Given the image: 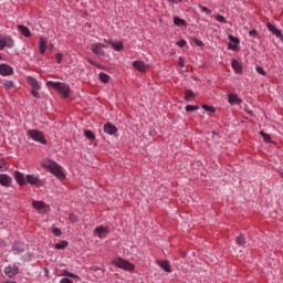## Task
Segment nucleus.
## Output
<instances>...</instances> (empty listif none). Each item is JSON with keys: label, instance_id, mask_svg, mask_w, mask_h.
<instances>
[{"label": "nucleus", "instance_id": "53", "mask_svg": "<svg viewBox=\"0 0 283 283\" xmlns=\"http://www.w3.org/2000/svg\"><path fill=\"white\" fill-rule=\"evenodd\" d=\"M92 271H98V268H92Z\"/></svg>", "mask_w": 283, "mask_h": 283}, {"label": "nucleus", "instance_id": "37", "mask_svg": "<svg viewBox=\"0 0 283 283\" xmlns=\"http://www.w3.org/2000/svg\"><path fill=\"white\" fill-rule=\"evenodd\" d=\"M87 61H88V63H90L91 65H94V66L97 67L98 70H104V66H103V65H101V64L94 62L92 59H88Z\"/></svg>", "mask_w": 283, "mask_h": 283}, {"label": "nucleus", "instance_id": "5", "mask_svg": "<svg viewBox=\"0 0 283 283\" xmlns=\"http://www.w3.org/2000/svg\"><path fill=\"white\" fill-rule=\"evenodd\" d=\"M27 185H33V187H45V179H41L36 175H27Z\"/></svg>", "mask_w": 283, "mask_h": 283}, {"label": "nucleus", "instance_id": "55", "mask_svg": "<svg viewBox=\"0 0 283 283\" xmlns=\"http://www.w3.org/2000/svg\"><path fill=\"white\" fill-rule=\"evenodd\" d=\"M249 114H253V112L250 111Z\"/></svg>", "mask_w": 283, "mask_h": 283}, {"label": "nucleus", "instance_id": "49", "mask_svg": "<svg viewBox=\"0 0 283 283\" xmlns=\"http://www.w3.org/2000/svg\"><path fill=\"white\" fill-rule=\"evenodd\" d=\"M60 283H74V281L67 279V277H64L60 281Z\"/></svg>", "mask_w": 283, "mask_h": 283}, {"label": "nucleus", "instance_id": "20", "mask_svg": "<svg viewBox=\"0 0 283 283\" xmlns=\"http://www.w3.org/2000/svg\"><path fill=\"white\" fill-rule=\"evenodd\" d=\"M27 81L29 85H31L32 90H41V85H39V81L32 76H28Z\"/></svg>", "mask_w": 283, "mask_h": 283}, {"label": "nucleus", "instance_id": "17", "mask_svg": "<svg viewBox=\"0 0 283 283\" xmlns=\"http://www.w3.org/2000/svg\"><path fill=\"white\" fill-rule=\"evenodd\" d=\"M103 48H105L104 44L101 43H93L92 44V52L97 55H103Z\"/></svg>", "mask_w": 283, "mask_h": 283}, {"label": "nucleus", "instance_id": "29", "mask_svg": "<svg viewBox=\"0 0 283 283\" xmlns=\"http://www.w3.org/2000/svg\"><path fill=\"white\" fill-rule=\"evenodd\" d=\"M8 161H6V159H0V171H8Z\"/></svg>", "mask_w": 283, "mask_h": 283}, {"label": "nucleus", "instance_id": "45", "mask_svg": "<svg viewBox=\"0 0 283 283\" xmlns=\"http://www.w3.org/2000/svg\"><path fill=\"white\" fill-rule=\"evenodd\" d=\"M258 34H259V33H258V30H255V29L249 31V35H250V36L258 38Z\"/></svg>", "mask_w": 283, "mask_h": 283}, {"label": "nucleus", "instance_id": "22", "mask_svg": "<svg viewBox=\"0 0 283 283\" xmlns=\"http://www.w3.org/2000/svg\"><path fill=\"white\" fill-rule=\"evenodd\" d=\"M108 43L112 44V46L114 48V50H116V52H122V50L125 49V45L123 44V42H115L113 40H109Z\"/></svg>", "mask_w": 283, "mask_h": 283}, {"label": "nucleus", "instance_id": "50", "mask_svg": "<svg viewBox=\"0 0 283 283\" xmlns=\"http://www.w3.org/2000/svg\"><path fill=\"white\" fill-rule=\"evenodd\" d=\"M202 11L207 12V14H211V10L207 7H202Z\"/></svg>", "mask_w": 283, "mask_h": 283}, {"label": "nucleus", "instance_id": "11", "mask_svg": "<svg viewBox=\"0 0 283 283\" xmlns=\"http://www.w3.org/2000/svg\"><path fill=\"white\" fill-rule=\"evenodd\" d=\"M104 132H105V134H108L109 136H114V134L118 133V128L116 127V125H114L112 123H106L104 125Z\"/></svg>", "mask_w": 283, "mask_h": 283}, {"label": "nucleus", "instance_id": "44", "mask_svg": "<svg viewBox=\"0 0 283 283\" xmlns=\"http://www.w3.org/2000/svg\"><path fill=\"white\" fill-rule=\"evenodd\" d=\"M193 43L197 44L198 48H202V45H205V43L198 38H193Z\"/></svg>", "mask_w": 283, "mask_h": 283}, {"label": "nucleus", "instance_id": "30", "mask_svg": "<svg viewBox=\"0 0 283 283\" xmlns=\"http://www.w3.org/2000/svg\"><path fill=\"white\" fill-rule=\"evenodd\" d=\"M69 244L70 243L67 241H61L60 243H55V249L63 250L66 249Z\"/></svg>", "mask_w": 283, "mask_h": 283}, {"label": "nucleus", "instance_id": "12", "mask_svg": "<svg viewBox=\"0 0 283 283\" xmlns=\"http://www.w3.org/2000/svg\"><path fill=\"white\" fill-rule=\"evenodd\" d=\"M0 185L1 187H11L12 177L7 174H0Z\"/></svg>", "mask_w": 283, "mask_h": 283}, {"label": "nucleus", "instance_id": "13", "mask_svg": "<svg viewBox=\"0 0 283 283\" xmlns=\"http://www.w3.org/2000/svg\"><path fill=\"white\" fill-rule=\"evenodd\" d=\"M4 273L9 277H14V275L19 274V268L17 265H9L4 269Z\"/></svg>", "mask_w": 283, "mask_h": 283}, {"label": "nucleus", "instance_id": "48", "mask_svg": "<svg viewBox=\"0 0 283 283\" xmlns=\"http://www.w3.org/2000/svg\"><path fill=\"white\" fill-rule=\"evenodd\" d=\"M178 65H179L180 67H185V59H182V56L179 57V60H178Z\"/></svg>", "mask_w": 283, "mask_h": 283}, {"label": "nucleus", "instance_id": "34", "mask_svg": "<svg viewBox=\"0 0 283 283\" xmlns=\"http://www.w3.org/2000/svg\"><path fill=\"white\" fill-rule=\"evenodd\" d=\"M260 136H262V138H263V140L265 142V143H271V135H269V134H266V133H264V132H260Z\"/></svg>", "mask_w": 283, "mask_h": 283}, {"label": "nucleus", "instance_id": "6", "mask_svg": "<svg viewBox=\"0 0 283 283\" xmlns=\"http://www.w3.org/2000/svg\"><path fill=\"white\" fill-rule=\"evenodd\" d=\"M13 178L20 187H25V185H28V176L23 175V172L19 170L14 171Z\"/></svg>", "mask_w": 283, "mask_h": 283}, {"label": "nucleus", "instance_id": "19", "mask_svg": "<svg viewBox=\"0 0 283 283\" xmlns=\"http://www.w3.org/2000/svg\"><path fill=\"white\" fill-rule=\"evenodd\" d=\"M18 30L21 32L22 36H27L28 39L32 36L30 29L23 24L18 25Z\"/></svg>", "mask_w": 283, "mask_h": 283}, {"label": "nucleus", "instance_id": "26", "mask_svg": "<svg viewBox=\"0 0 283 283\" xmlns=\"http://www.w3.org/2000/svg\"><path fill=\"white\" fill-rule=\"evenodd\" d=\"M84 136L87 138V140H96V135L90 129L84 132Z\"/></svg>", "mask_w": 283, "mask_h": 283}, {"label": "nucleus", "instance_id": "8", "mask_svg": "<svg viewBox=\"0 0 283 283\" xmlns=\"http://www.w3.org/2000/svg\"><path fill=\"white\" fill-rule=\"evenodd\" d=\"M1 76H12L14 74V69L8 64H0Z\"/></svg>", "mask_w": 283, "mask_h": 283}, {"label": "nucleus", "instance_id": "40", "mask_svg": "<svg viewBox=\"0 0 283 283\" xmlns=\"http://www.w3.org/2000/svg\"><path fill=\"white\" fill-rule=\"evenodd\" d=\"M216 19L219 21V23H227V18L224 15H216Z\"/></svg>", "mask_w": 283, "mask_h": 283}, {"label": "nucleus", "instance_id": "33", "mask_svg": "<svg viewBox=\"0 0 283 283\" xmlns=\"http://www.w3.org/2000/svg\"><path fill=\"white\" fill-rule=\"evenodd\" d=\"M237 244H239V247H244V244H247V241L244 239V235H239L237 238Z\"/></svg>", "mask_w": 283, "mask_h": 283}, {"label": "nucleus", "instance_id": "3", "mask_svg": "<svg viewBox=\"0 0 283 283\" xmlns=\"http://www.w3.org/2000/svg\"><path fill=\"white\" fill-rule=\"evenodd\" d=\"M112 264H115L117 269H123L124 271H134V269H136V266L132 262L120 258L114 260Z\"/></svg>", "mask_w": 283, "mask_h": 283}, {"label": "nucleus", "instance_id": "9", "mask_svg": "<svg viewBox=\"0 0 283 283\" xmlns=\"http://www.w3.org/2000/svg\"><path fill=\"white\" fill-rule=\"evenodd\" d=\"M32 207L36 209V211H41V209H43L45 213L50 211V206L43 201H33Z\"/></svg>", "mask_w": 283, "mask_h": 283}, {"label": "nucleus", "instance_id": "46", "mask_svg": "<svg viewBox=\"0 0 283 283\" xmlns=\"http://www.w3.org/2000/svg\"><path fill=\"white\" fill-rule=\"evenodd\" d=\"M55 61H56L57 63H61V62L63 61V55H62L61 53H57V54L55 55Z\"/></svg>", "mask_w": 283, "mask_h": 283}, {"label": "nucleus", "instance_id": "21", "mask_svg": "<svg viewBox=\"0 0 283 283\" xmlns=\"http://www.w3.org/2000/svg\"><path fill=\"white\" fill-rule=\"evenodd\" d=\"M40 53L43 54L48 50V40L44 36H40Z\"/></svg>", "mask_w": 283, "mask_h": 283}, {"label": "nucleus", "instance_id": "14", "mask_svg": "<svg viewBox=\"0 0 283 283\" xmlns=\"http://www.w3.org/2000/svg\"><path fill=\"white\" fill-rule=\"evenodd\" d=\"M133 67L135 70H138V72H143V73L147 72V64H145V62H143L140 60L134 61Z\"/></svg>", "mask_w": 283, "mask_h": 283}, {"label": "nucleus", "instance_id": "38", "mask_svg": "<svg viewBox=\"0 0 283 283\" xmlns=\"http://www.w3.org/2000/svg\"><path fill=\"white\" fill-rule=\"evenodd\" d=\"M63 275H66V277H73L75 280H78V275L74 274V273H71L69 271H64Z\"/></svg>", "mask_w": 283, "mask_h": 283}, {"label": "nucleus", "instance_id": "52", "mask_svg": "<svg viewBox=\"0 0 283 283\" xmlns=\"http://www.w3.org/2000/svg\"><path fill=\"white\" fill-rule=\"evenodd\" d=\"M170 1L171 3H176V0H168ZM179 2H182V0H178Z\"/></svg>", "mask_w": 283, "mask_h": 283}, {"label": "nucleus", "instance_id": "27", "mask_svg": "<svg viewBox=\"0 0 283 283\" xmlns=\"http://www.w3.org/2000/svg\"><path fill=\"white\" fill-rule=\"evenodd\" d=\"M95 233H97V234H98V238H101V234H103V233H109V230H107L106 227L101 226V227H97V228L95 229Z\"/></svg>", "mask_w": 283, "mask_h": 283}, {"label": "nucleus", "instance_id": "47", "mask_svg": "<svg viewBox=\"0 0 283 283\" xmlns=\"http://www.w3.org/2000/svg\"><path fill=\"white\" fill-rule=\"evenodd\" d=\"M177 45H178L179 48H185V45H187V41L180 40V41L177 42Z\"/></svg>", "mask_w": 283, "mask_h": 283}, {"label": "nucleus", "instance_id": "1", "mask_svg": "<svg viewBox=\"0 0 283 283\" xmlns=\"http://www.w3.org/2000/svg\"><path fill=\"white\" fill-rule=\"evenodd\" d=\"M41 165L46 171H50L51 174H53V176H55V178H57L59 180H65V174L63 172V167H61V165L56 164L54 160L44 159L41 163Z\"/></svg>", "mask_w": 283, "mask_h": 283}, {"label": "nucleus", "instance_id": "51", "mask_svg": "<svg viewBox=\"0 0 283 283\" xmlns=\"http://www.w3.org/2000/svg\"><path fill=\"white\" fill-rule=\"evenodd\" d=\"M48 50H54V44L48 45Z\"/></svg>", "mask_w": 283, "mask_h": 283}, {"label": "nucleus", "instance_id": "36", "mask_svg": "<svg viewBox=\"0 0 283 283\" xmlns=\"http://www.w3.org/2000/svg\"><path fill=\"white\" fill-rule=\"evenodd\" d=\"M3 87H6V90H12V87H14V82L12 81H6L3 83Z\"/></svg>", "mask_w": 283, "mask_h": 283}, {"label": "nucleus", "instance_id": "25", "mask_svg": "<svg viewBox=\"0 0 283 283\" xmlns=\"http://www.w3.org/2000/svg\"><path fill=\"white\" fill-rule=\"evenodd\" d=\"M191 98H196V93L191 90H186L184 101H191Z\"/></svg>", "mask_w": 283, "mask_h": 283}, {"label": "nucleus", "instance_id": "24", "mask_svg": "<svg viewBox=\"0 0 283 283\" xmlns=\"http://www.w3.org/2000/svg\"><path fill=\"white\" fill-rule=\"evenodd\" d=\"M175 25H178L179 28L187 27V21L182 20L181 18L175 17L174 18Z\"/></svg>", "mask_w": 283, "mask_h": 283}, {"label": "nucleus", "instance_id": "23", "mask_svg": "<svg viewBox=\"0 0 283 283\" xmlns=\"http://www.w3.org/2000/svg\"><path fill=\"white\" fill-rule=\"evenodd\" d=\"M157 264H159V266H161L166 271V273H171V268L169 266V261L158 260Z\"/></svg>", "mask_w": 283, "mask_h": 283}, {"label": "nucleus", "instance_id": "42", "mask_svg": "<svg viewBox=\"0 0 283 283\" xmlns=\"http://www.w3.org/2000/svg\"><path fill=\"white\" fill-rule=\"evenodd\" d=\"M52 233L56 238L61 237V234H62L61 229H59V228H53Z\"/></svg>", "mask_w": 283, "mask_h": 283}, {"label": "nucleus", "instance_id": "7", "mask_svg": "<svg viewBox=\"0 0 283 283\" xmlns=\"http://www.w3.org/2000/svg\"><path fill=\"white\" fill-rule=\"evenodd\" d=\"M6 48H14V40L10 36L0 34V50H6Z\"/></svg>", "mask_w": 283, "mask_h": 283}, {"label": "nucleus", "instance_id": "10", "mask_svg": "<svg viewBox=\"0 0 283 283\" xmlns=\"http://www.w3.org/2000/svg\"><path fill=\"white\" fill-rule=\"evenodd\" d=\"M266 28L270 32H272V34L275 35L276 39H280L281 41H283V34L282 31H280L279 29L275 28V25L271 24V22L266 23Z\"/></svg>", "mask_w": 283, "mask_h": 283}, {"label": "nucleus", "instance_id": "2", "mask_svg": "<svg viewBox=\"0 0 283 283\" xmlns=\"http://www.w3.org/2000/svg\"><path fill=\"white\" fill-rule=\"evenodd\" d=\"M46 85L49 87H53V90H56V92H59V94H61L62 98H70V92H72V90L65 83L46 82Z\"/></svg>", "mask_w": 283, "mask_h": 283}, {"label": "nucleus", "instance_id": "43", "mask_svg": "<svg viewBox=\"0 0 283 283\" xmlns=\"http://www.w3.org/2000/svg\"><path fill=\"white\" fill-rule=\"evenodd\" d=\"M13 251H17L18 253H23V248L19 247V243H14Z\"/></svg>", "mask_w": 283, "mask_h": 283}, {"label": "nucleus", "instance_id": "54", "mask_svg": "<svg viewBox=\"0 0 283 283\" xmlns=\"http://www.w3.org/2000/svg\"><path fill=\"white\" fill-rule=\"evenodd\" d=\"M280 176L283 178V172H281Z\"/></svg>", "mask_w": 283, "mask_h": 283}, {"label": "nucleus", "instance_id": "15", "mask_svg": "<svg viewBox=\"0 0 283 283\" xmlns=\"http://www.w3.org/2000/svg\"><path fill=\"white\" fill-rule=\"evenodd\" d=\"M228 101L230 105H242V99L238 96V94H228Z\"/></svg>", "mask_w": 283, "mask_h": 283}, {"label": "nucleus", "instance_id": "35", "mask_svg": "<svg viewBox=\"0 0 283 283\" xmlns=\"http://www.w3.org/2000/svg\"><path fill=\"white\" fill-rule=\"evenodd\" d=\"M69 220H70V222L76 223V222H78V216L71 212V213H69Z\"/></svg>", "mask_w": 283, "mask_h": 283}, {"label": "nucleus", "instance_id": "28", "mask_svg": "<svg viewBox=\"0 0 283 283\" xmlns=\"http://www.w3.org/2000/svg\"><path fill=\"white\" fill-rule=\"evenodd\" d=\"M98 76L102 83H109V75L107 73H99Z\"/></svg>", "mask_w": 283, "mask_h": 283}, {"label": "nucleus", "instance_id": "4", "mask_svg": "<svg viewBox=\"0 0 283 283\" xmlns=\"http://www.w3.org/2000/svg\"><path fill=\"white\" fill-rule=\"evenodd\" d=\"M28 135L32 140H35L36 143H41L42 145H48V140L45 139V135L36 129H31L28 132Z\"/></svg>", "mask_w": 283, "mask_h": 283}, {"label": "nucleus", "instance_id": "39", "mask_svg": "<svg viewBox=\"0 0 283 283\" xmlns=\"http://www.w3.org/2000/svg\"><path fill=\"white\" fill-rule=\"evenodd\" d=\"M258 74H261V76H266V72L264 71V67L256 66Z\"/></svg>", "mask_w": 283, "mask_h": 283}, {"label": "nucleus", "instance_id": "41", "mask_svg": "<svg viewBox=\"0 0 283 283\" xmlns=\"http://www.w3.org/2000/svg\"><path fill=\"white\" fill-rule=\"evenodd\" d=\"M31 94L34 96V98H41V94H39V90L32 88Z\"/></svg>", "mask_w": 283, "mask_h": 283}, {"label": "nucleus", "instance_id": "32", "mask_svg": "<svg viewBox=\"0 0 283 283\" xmlns=\"http://www.w3.org/2000/svg\"><path fill=\"white\" fill-rule=\"evenodd\" d=\"M202 109H205L206 112H210L211 114H216V107H213V106H209L207 104H203Z\"/></svg>", "mask_w": 283, "mask_h": 283}, {"label": "nucleus", "instance_id": "16", "mask_svg": "<svg viewBox=\"0 0 283 283\" xmlns=\"http://www.w3.org/2000/svg\"><path fill=\"white\" fill-rule=\"evenodd\" d=\"M240 43V40L233 35H230V43L228 44L229 50H238V44Z\"/></svg>", "mask_w": 283, "mask_h": 283}, {"label": "nucleus", "instance_id": "18", "mask_svg": "<svg viewBox=\"0 0 283 283\" xmlns=\"http://www.w3.org/2000/svg\"><path fill=\"white\" fill-rule=\"evenodd\" d=\"M232 67L237 74H242V63H240L238 60L232 59L231 60Z\"/></svg>", "mask_w": 283, "mask_h": 283}, {"label": "nucleus", "instance_id": "31", "mask_svg": "<svg viewBox=\"0 0 283 283\" xmlns=\"http://www.w3.org/2000/svg\"><path fill=\"white\" fill-rule=\"evenodd\" d=\"M186 112H198V109H200V107L198 105H187L185 107Z\"/></svg>", "mask_w": 283, "mask_h": 283}]
</instances>
